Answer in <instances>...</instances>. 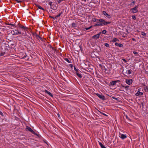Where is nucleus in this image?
Returning <instances> with one entry per match:
<instances>
[{
  "label": "nucleus",
  "instance_id": "nucleus-47",
  "mask_svg": "<svg viewBox=\"0 0 148 148\" xmlns=\"http://www.w3.org/2000/svg\"><path fill=\"white\" fill-rule=\"evenodd\" d=\"M102 33V32H100L99 33H98V34H99V36H100V34H101V33Z\"/></svg>",
  "mask_w": 148,
  "mask_h": 148
},
{
  "label": "nucleus",
  "instance_id": "nucleus-45",
  "mask_svg": "<svg viewBox=\"0 0 148 148\" xmlns=\"http://www.w3.org/2000/svg\"><path fill=\"white\" fill-rule=\"evenodd\" d=\"M132 40L133 41H135V39L134 38H133Z\"/></svg>",
  "mask_w": 148,
  "mask_h": 148
},
{
  "label": "nucleus",
  "instance_id": "nucleus-14",
  "mask_svg": "<svg viewBox=\"0 0 148 148\" xmlns=\"http://www.w3.org/2000/svg\"><path fill=\"white\" fill-rule=\"evenodd\" d=\"M72 27L73 28H75L77 27V24L73 23L71 24Z\"/></svg>",
  "mask_w": 148,
  "mask_h": 148
},
{
  "label": "nucleus",
  "instance_id": "nucleus-7",
  "mask_svg": "<svg viewBox=\"0 0 148 148\" xmlns=\"http://www.w3.org/2000/svg\"><path fill=\"white\" fill-rule=\"evenodd\" d=\"M119 136L122 139H124L127 138V136L125 135L124 134H119Z\"/></svg>",
  "mask_w": 148,
  "mask_h": 148
},
{
  "label": "nucleus",
  "instance_id": "nucleus-49",
  "mask_svg": "<svg viewBox=\"0 0 148 148\" xmlns=\"http://www.w3.org/2000/svg\"><path fill=\"white\" fill-rule=\"evenodd\" d=\"M146 90H147V89H145V91H146Z\"/></svg>",
  "mask_w": 148,
  "mask_h": 148
},
{
  "label": "nucleus",
  "instance_id": "nucleus-41",
  "mask_svg": "<svg viewBox=\"0 0 148 148\" xmlns=\"http://www.w3.org/2000/svg\"><path fill=\"white\" fill-rule=\"evenodd\" d=\"M0 114L2 116H3V114L0 111Z\"/></svg>",
  "mask_w": 148,
  "mask_h": 148
},
{
  "label": "nucleus",
  "instance_id": "nucleus-44",
  "mask_svg": "<svg viewBox=\"0 0 148 148\" xmlns=\"http://www.w3.org/2000/svg\"><path fill=\"white\" fill-rule=\"evenodd\" d=\"M126 118L127 119H128V120H129V118H128V116H127V115H126Z\"/></svg>",
  "mask_w": 148,
  "mask_h": 148
},
{
  "label": "nucleus",
  "instance_id": "nucleus-50",
  "mask_svg": "<svg viewBox=\"0 0 148 148\" xmlns=\"http://www.w3.org/2000/svg\"><path fill=\"white\" fill-rule=\"evenodd\" d=\"M146 90H147V89H145V91H146Z\"/></svg>",
  "mask_w": 148,
  "mask_h": 148
},
{
  "label": "nucleus",
  "instance_id": "nucleus-19",
  "mask_svg": "<svg viewBox=\"0 0 148 148\" xmlns=\"http://www.w3.org/2000/svg\"><path fill=\"white\" fill-rule=\"evenodd\" d=\"M119 41L118 39L116 38H112V41L114 42H116L117 41Z\"/></svg>",
  "mask_w": 148,
  "mask_h": 148
},
{
  "label": "nucleus",
  "instance_id": "nucleus-11",
  "mask_svg": "<svg viewBox=\"0 0 148 148\" xmlns=\"http://www.w3.org/2000/svg\"><path fill=\"white\" fill-rule=\"evenodd\" d=\"M116 46H118L119 47H122L123 46V45L121 43H119L118 42H116L115 43Z\"/></svg>",
  "mask_w": 148,
  "mask_h": 148
},
{
  "label": "nucleus",
  "instance_id": "nucleus-25",
  "mask_svg": "<svg viewBox=\"0 0 148 148\" xmlns=\"http://www.w3.org/2000/svg\"><path fill=\"white\" fill-rule=\"evenodd\" d=\"M116 81H112V82H111V84L112 85H114L116 84Z\"/></svg>",
  "mask_w": 148,
  "mask_h": 148
},
{
  "label": "nucleus",
  "instance_id": "nucleus-22",
  "mask_svg": "<svg viewBox=\"0 0 148 148\" xmlns=\"http://www.w3.org/2000/svg\"><path fill=\"white\" fill-rule=\"evenodd\" d=\"M99 145H100L101 148H106L103 146V145L102 144V143H101L100 142L99 143Z\"/></svg>",
  "mask_w": 148,
  "mask_h": 148
},
{
  "label": "nucleus",
  "instance_id": "nucleus-3",
  "mask_svg": "<svg viewBox=\"0 0 148 148\" xmlns=\"http://www.w3.org/2000/svg\"><path fill=\"white\" fill-rule=\"evenodd\" d=\"M138 8V6L137 5L134 8H132L131 9V10L132 11V12L133 13H136L138 11V10H137V8Z\"/></svg>",
  "mask_w": 148,
  "mask_h": 148
},
{
  "label": "nucleus",
  "instance_id": "nucleus-4",
  "mask_svg": "<svg viewBox=\"0 0 148 148\" xmlns=\"http://www.w3.org/2000/svg\"><path fill=\"white\" fill-rule=\"evenodd\" d=\"M11 32L12 34L14 35H17L19 34H21V32L18 31L16 30H13Z\"/></svg>",
  "mask_w": 148,
  "mask_h": 148
},
{
  "label": "nucleus",
  "instance_id": "nucleus-42",
  "mask_svg": "<svg viewBox=\"0 0 148 148\" xmlns=\"http://www.w3.org/2000/svg\"><path fill=\"white\" fill-rule=\"evenodd\" d=\"M49 17H50V18H53L54 19H55V18H54L53 17V16H49Z\"/></svg>",
  "mask_w": 148,
  "mask_h": 148
},
{
  "label": "nucleus",
  "instance_id": "nucleus-48",
  "mask_svg": "<svg viewBox=\"0 0 148 148\" xmlns=\"http://www.w3.org/2000/svg\"><path fill=\"white\" fill-rule=\"evenodd\" d=\"M38 37L40 38V39H41V40L42 39V38L41 37H40V36H38Z\"/></svg>",
  "mask_w": 148,
  "mask_h": 148
},
{
  "label": "nucleus",
  "instance_id": "nucleus-29",
  "mask_svg": "<svg viewBox=\"0 0 148 148\" xmlns=\"http://www.w3.org/2000/svg\"><path fill=\"white\" fill-rule=\"evenodd\" d=\"M8 25H12L14 27H16V26H15V24H12V23H9V24H8Z\"/></svg>",
  "mask_w": 148,
  "mask_h": 148
},
{
  "label": "nucleus",
  "instance_id": "nucleus-27",
  "mask_svg": "<svg viewBox=\"0 0 148 148\" xmlns=\"http://www.w3.org/2000/svg\"><path fill=\"white\" fill-rule=\"evenodd\" d=\"M104 45L107 47H109V45L107 43H105L104 44Z\"/></svg>",
  "mask_w": 148,
  "mask_h": 148
},
{
  "label": "nucleus",
  "instance_id": "nucleus-26",
  "mask_svg": "<svg viewBox=\"0 0 148 148\" xmlns=\"http://www.w3.org/2000/svg\"><path fill=\"white\" fill-rule=\"evenodd\" d=\"M97 23L98 26H102V24L101 23V22H97Z\"/></svg>",
  "mask_w": 148,
  "mask_h": 148
},
{
  "label": "nucleus",
  "instance_id": "nucleus-18",
  "mask_svg": "<svg viewBox=\"0 0 148 148\" xmlns=\"http://www.w3.org/2000/svg\"><path fill=\"white\" fill-rule=\"evenodd\" d=\"M37 7L38 8L41 9L43 10V11H44L45 10L42 7H41L39 5H37Z\"/></svg>",
  "mask_w": 148,
  "mask_h": 148
},
{
  "label": "nucleus",
  "instance_id": "nucleus-24",
  "mask_svg": "<svg viewBox=\"0 0 148 148\" xmlns=\"http://www.w3.org/2000/svg\"><path fill=\"white\" fill-rule=\"evenodd\" d=\"M64 60H65V61H67L69 63H70L71 62L69 60V59L68 58H65L64 59Z\"/></svg>",
  "mask_w": 148,
  "mask_h": 148
},
{
  "label": "nucleus",
  "instance_id": "nucleus-40",
  "mask_svg": "<svg viewBox=\"0 0 148 148\" xmlns=\"http://www.w3.org/2000/svg\"><path fill=\"white\" fill-rule=\"evenodd\" d=\"M135 3V1H132V3H131V5H132V3H133V4H134V3Z\"/></svg>",
  "mask_w": 148,
  "mask_h": 148
},
{
  "label": "nucleus",
  "instance_id": "nucleus-30",
  "mask_svg": "<svg viewBox=\"0 0 148 148\" xmlns=\"http://www.w3.org/2000/svg\"><path fill=\"white\" fill-rule=\"evenodd\" d=\"M74 70L75 71H76V72H79L78 70V69H77L75 66L74 67Z\"/></svg>",
  "mask_w": 148,
  "mask_h": 148
},
{
  "label": "nucleus",
  "instance_id": "nucleus-1",
  "mask_svg": "<svg viewBox=\"0 0 148 148\" xmlns=\"http://www.w3.org/2000/svg\"><path fill=\"white\" fill-rule=\"evenodd\" d=\"M99 22H101L102 26L103 25H106L111 23V22H106L104 20L101 18L99 19Z\"/></svg>",
  "mask_w": 148,
  "mask_h": 148
},
{
  "label": "nucleus",
  "instance_id": "nucleus-15",
  "mask_svg": "<svg viewBox=\"0 0 148 148\" xmlns=\"http://www.w3.org/2000/svg\"><path fill=\"white\" fill-rule=\"evenodd\" d=\"M99 19H97L95 18H93L92 19V21L94 22H99Z\"/></svg>",
  "mask_w": 148,
  "mask_h": 148
},
{
  "label": "nucleus",
  "instance_id": "nucleus-31",
  "mask_svg": "<svg viewBox=\"0 0 148 148\" xmlns=\"http://www.w3.org/2000/svg\"><path fill=\"white\" fill-rule=\"evenodd\" d=\"M122 87L124 88H127L129 87V86H122Z\"/></svg>",
  "mask_w": 148,
  "mask_h": 148
},
{
  "label": "nucleus",
  "instance_id": "nucleus-28",
  "mask_svg": "<svg viewBox=\"0 0 148 148\" xmlns=\"http://www.w3.org/2000/svg\"><path fill=\"white\" fill-rule=\"evenodd\" d=\"M106 32L107 31L106 30H104L102 31V33L103 34H105Z\"/></svg>",
  "mask_w": 148,
  "mask_h": 148
},
{
  "label": "nucleus",
  "instance_id": "nucleus-37",
  "mask_svg": "<svg viewBox=\"0 0 148 148\" xmlns=\"http://www.w3.org/2000/svg\"><path fill=\"white\" fill-rule=\"evenodd\" d=\"M122 60L125 62L126 63L127 62V61L125 59L123 58Z\"/></svg>",
  "mask_w": 148,
  "mask_h": 148
},
{
  "label": "nucleus",
  "instance_id": "nucleus-20",
  "mask_svg": "<svg viewBox=\"0 0 148 148\" xmlns=\"http://www.w3.org/2000/svg\"><path fill=\"white\" fill-rule=\"evenodd\" d=\"M132 70H127V71H126V72H127V73L128 74V75H129V74H130L131 73V71H132Z\"/></svg>",
  "mask_w": 148,
  "mask_h": 148
},
{
  "label": "nucleus",
  "instance_id": "nucleus-23",
  "mask_svg": "<svg viewBox=\"0 0 148 148\" xmlns=\"http://www.w3.org/2000/svg\"><path fill=\"white\" fill-rule=\"evenodd\" d=\"M62 14V12L60 13L58 15H57L55 17V18H57L59 17Z\"/></svg>",
  "mask_w": 148,
  "mask_h": 148
},
{
  "label": "nucleus",
  "instance_id": "nucleus-13",
  "mask_svg": "<svg viewBox=\"0 0 148 148\" xmlns=\"http://www.w3.org/2000/svg\"><path fill=\"white\" fill-rule=\"evenodd\" d=\"M45 92L51 97H53V96L52 94L50 92L48 91L47 90H45Z\"/></svg>",
  "mask_w": 148,
  "mask_h": 148
},
{
  "label": "nucleus",
  "instance_id": "nucleus-2",
  "mask_svg": "<svg viewBox=\"0 0 148 148\" xmlns=\"http://www.w3.org/2000/svg\"><path fill=\"white\" fill-rule=\"evenodd\" d=\"M25 130L26 131H29L31 132L34 135H37V134L35 132L33 131L31 128L28 126H26Z\"/></svg>",
  "mask_w": 148,
  "mask_h": 148
},
{
  "label": "nucleus",
  "instance_id": "nucleus-35",
  "mask_svg": "<svg viewBox=\"0 0 148 148\" xmlns=\"http://www.w3.org/2000/svg\"><path fill=\"white\" fill-rule=\"evenodd\" d=\"M132 17L133 19H134V20H135L136 19V17L135 16H132Z\"/></svg>",
  "mask_w": 148,
  "mask_h": 148
},
{
  "label": "nucleus",
  "instance_id": "nucleus-5",
  "mask_svg": "<svg viewBox=\"0 0 148 148\" xmlns=\"http://www.w3.org/2000/svg\"><path fill=\"white\" fill-rule=\"evenodd\" d=\"M96 95L101 99L104 100L105 99V97L102 95H100L98 93L96 94Z\"/></svg>",
  "mask_w": 148,
  "mask_h": 148
},
{
  "label": "nucleus",
  "instance_id": "nucleus-33",
  "mask_svg": "<svg viewBox=\"0 0 148 148\" xmlns=\"http://www.w3.org/2000/svg\"><path fill=\"white\" fill-rule=\"evenodd\" d=\"M100 113H101V114H103V115H104L105 116H108V115L107 114H106L103 113V112H101Z\"/></svg>",
  "mask_w": 148,
  "mask_h": 148
},
{
  "label": "nucleus",
  "instance_id": "nucleus-8",
  "mask_svg": "<svg viewBox=\"0 0 148 148\" xmlns=\"http://www.w3.org/2000/svg\"><path fill=\"white\" fill-rule=\"evenodd\" d=\"M140 89H138V91L137 92V93L135 94V95L137 96H138L139 95H143V93L142 92H140L139 91Z\"/></svg>",
  "mask_w": 148,
  "mask_h": 148
},
{
  "label": "nucleus",
  "instance_id": "nucleus-21",
  "mask_svg": "<svg viewBox=\"0 0 148 148\" xmlns=\"http://www.w3.org/2000/svg\"><path fill=\"white\" fill-rule=\"evenodd\" d=\"M92 26H90L89 27L84 28V30H88V29H90L91 28H92Z\"/></svg>",
  "mask_w": 148,
  "mask_h": 148
},
{
  "label": "nucleus",
  "instance_id": "nucleus-16",
  "mask_svg": "<svg viewBox=\"0 0 148 148\" xmlns=\"http://www.w3.org/2000/svg\"><path fill=\"white\" fill-rule=\"evenodd\" d=\"M48 4L50 6V8H52V5H53V2L51 1H49L48 2Z\"/></svg>",
  "mask_w": 148,
  "mask_h": 148
},
{
  "label": "nucleus",
  "instance_id": "nucleus-17",
  "mask_svg": "<svg viewBox=\"0 0 148 148\" xmlns=\"http://www.w3.org/2000/svg\"><path fill=\"white\" fill-rule=\"evenodd\" d=\"M76 74L80 78H81L82 77V75L81 74L79 73V72H76Z\"/></svg>",
  "mask_w": 148,
  "mask_h": 148
},
{
  "label": "nucleus",
  "instance_id": "nucleus-38",
  "mask_svg": "<svg viewBox=\"0 0 148 148\" xmlns=\"http://www.w3.org/2000/svg\"><path fill=\"white\" fill-rule=\"evenodd\" d=\"M112 98L114 99H115V100H117L118 99L117 98H115V97H112Z\"/></svg>",
  "mask_w": 148,
  "mask_h": 148
},
{
  "label": "nucleus",
  "instance_id": "nucleus-36",
  "mask_svg": "<svg viewBox=\"0 0 148 148\" xmlns=\"http://www.w3.org/2000/svg\"><path fill=\"white\" fill-rule=\"evenodd\" d=\"M133 53H134V54H138V53L137 52H136V51H133Z\"/></svg>",
  "mask_w": 148,
  "mask_h": 148
},
{
  "label": "nucleus",
  "instance_id": "nucleus-43",
  "mask_svg": "<svg viewBox=\"0 0 148 148\" xmlns=\"http://www.w3.org/2000/svg\"><path fill=\"white\" fill-rule=\"evenodd\" d=\"M94 26L95 27H96V26H98V25H97V23L94 25Z\"/></svg>",
  "mask_w": 148,
  "mask_h": 148
},
{
  "label": "nucleus",
  "instance_id": "nucleus-10",
  "mask_svg": "<svg viewBox=\"0 0 148 148\" xmlns=\"http://www.w3.org/2000/svg\"><path fill=\"white\" fill-rule=\"evenodd\" d=\"M103 14L105 16H106L107 17L110 18V15L108 14L105 11H103L102 12Z\"/></svg>",
  "mask_w": 148,
  "mask_h": 148
},
{
  "label": "nucleus",
  "instance_id": "nucleus-46",
  "mask_svg": "<svg viewBox=\"0 0 148 148\" xmlns=\"http://www.w3.org/2000/svg\"><path fill=\"white\" fill-rule=\"evenodd\" d=\"M16 0V1H17V2H18V3H19V2H21V1H18V0Z\"/></svg>",
  "mask_w": 148,
  "mask_h": 148
},
{
  "label": "nucleus",
  "instance_id": "nucleus-39",
  "mask_svg": "<svg viewBox=\"0 0 148 148\" xmlns=\"http://www.w3.org/2000/svg\"><path fill=\"white\" fill-rule=\"evenodd\" d=\"M4 55V53H1L0 54V56H3Z\"/></svg>",
  "mask_w": 148,
  "mask_h": 148
},
{
  "label": "nucleus",
  "instance_id": "nucleus-32",
  "mask_svg": "<svg viewBox=\"0 0 148 148\" xmlns=\"http://www.w3.org/2000/svg\"><path fill=\"white\" fill-rule=\"evenodd\" d=\"M141 34L143 36H146V33L145 32H142L141 33Z\"/></svg>",
  "mask_w": 148,
  "mask_h": 148
},
{
  "label": "nucleus",
  "instance_id": "nucleus-12",
  "mask_svg": "<svg viewBox=\"0 0 148 148\" xmlns=\"http://www.w3.org/2000/svg\"><path fill=\"white\" fill-rule=\"evenodd\" d=\"M99 34H97L96 35H95L94 36H92V38L93 39H95V38H99Z\"/></svg>",
  "mask_w": 148,
  "mask_h": 148
},
{
  "label": "nucleus",
  "instance_id": "nucleus-9",
  "mask_svg": "<svg viewBox=\"0 0 148 148\" xmlns=\"http://www.w3.org/2000/svg\"><path fill=\"white\" fill-rule=\"evenodd\" d=\"M19 27L24 29V30H27L28 29L27 27L21 25H19Z\"/></svg>",
  "mask_w": 148,
  "mask_h": 148
},
{
  "label": "nucleus",
  "instance_id": "nucleus-51",
  "mask_svg": "<svg viewBox=\"0 0 148 148\" xmlns=\"http://www.w3.org/2000/svg\"><path fill=\"white\" fill-rule=\"evenodd\" d=\"M146 88L147 89V87H146Z\"/></svg>",
  "mask_w": 148,
  "mask_h": 148
},
{
  "label": "nucleus",
  "instance_id": "nucleus-6",
  "mask_svg": "<svg viewBox=\"0 0 148 148\" xmlns=\"http://www.w3.org/2000/svg\"><path fill=\"white\" fill-rule=\"evenodd\" d=\"M126 82L127 84L130 85L132 82V79H127L126 80Z\"/></svg>",
  "mask_w": 148,
  "mask_h": 148
},
{
  "label": "nucleus",
  "instance_id": "nucleus-34",
  "mask_svg": "<svg viewBox=\"0 0 148 148\" xmlns=\"http://www.w3.org/2000/svg\"><path fill=\"white\" fill-rule=\"evenodd\" d=\"M63 0H58V3H60V2L62 1Z\"/></svg>",
  "mask_w": 148,
  "mask_h": 148
}]
</instances>
